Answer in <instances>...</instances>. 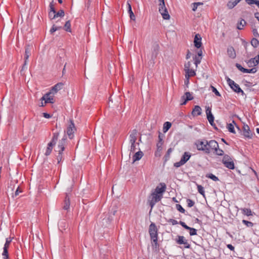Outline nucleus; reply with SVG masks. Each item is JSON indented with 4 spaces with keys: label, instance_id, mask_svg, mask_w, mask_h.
<instances>
[{
    "label": "nucleus",
    "instance_id": "7c9ffc66",
    "mask_svg": "<svg viewBox=\"0 0 259 259\" xmlns=\"http://www.w3.org/2000/svg\"><path fill=\"white\" fill-rule=\"evenodd\" d=\"M206 141L207 140L203 141V145L202 146L203 150H201V151H203L205 154H210V150L207 148L208 146L207 145H206Z\"/></svg>",
    "mask_w": 259,
    "mask_h": 259
},
{
    "label": "nucleus",
    "instance_id": "bb28decb",
    "mask_svg": "<svg viewBox=\"0 0 259 259\" xmlns=\"http://www.w3.org/2000/svg\"><path fill=\"white\" fill-rule=\"evenodd\" d=\"M65 15V13L63 10H60L58 12L56 13L53 15L52 19H55L57 17H63Z\"/></svg>",
    "mask_w": 259,
    "mask_h": 259
},
{
    "label": "nucleus",
    "instance_id": "f3484780",
    "mask_svg": "<svg viewBox=\"0 0 259 259\" xmlns=\"http://www.w3.org/2000/svg\"><path fill=\"white\" fill-rule=\"evenodd\" d=\"M67 145V137L64 135L59 141L57 148H61V151H64L65 146Z\"/></svg>",
    "mask_w": 259,
    "mask_h": 259
},
{
    "label": "nucleus",
    "instance_id": "6ab92c4d",
    "mask_svg": "<svg viewBox=\"0 0 259 259\" xmlns=\"http://www.w3.org/2000/svg\"><path fill=\"white\" fill-rule=\"evenodd\" d=\"M202 109L198 105H195L192 111V115L195 117L201 114Z\"/></svg>",
    "mask_w": 259,
    "mask_h": 259
},
{
    "label": "nucleus",
    "instance_id": "473e14b6",
    "mask_svg": "<svg viewBox=\"0 0 259 259\" xmlns=\"http://www.w3.org/2000/svg\"><path fill=\"white\" fill-rule=\"evenodd\" d=\"M227 128L228 131L233 134H235V131L234 129V124L233 123H228L227 125Z\"/></svg>",
    "mask_w": 259,
    "mask_h": 259
},
{
    "label": "nucleus",
    "instance_id": "5fc2aeb1",
    "mask_svg": "<svg viewBox=\"0 0 259 259\" xmlns=\"http://www.w3.org/2000/svg\"><path fill=\"white\" fill-rule=\"evenodd\" d=\"M257 70L255 68H252L250 69H246L245 73H254L256 72Z\"/></svg>",
    "mask_w": 259,
    "mask_h": 259
},
{
    "label": "nucleus",
    "instance_id": "a19ab883",
    "mask_svg": "<svg viewBox=\"0 0 259 259\" xmlns=\"http://www.w3.org/2000/svg\"><path fill=\"white\" fill-rule=\"evenodd\" d=\"M245 1L249 5L255 4L257 6L259 3V0H245Z\"/></svg>",
    "mask_w": 259,
    "mask_h": 259
},
{
    "label": "nucleus",
    "instance_id": "0e129e2a",
    "mask_svg": "<svg viewBox=\"0 0 259 259\" xmlns=\"http://www.w3.org/2000/svg\"><path fill=\"white\" fill-rule=\"evenodd\" d=\"M136 150V143L131 144L130 151L132 152H134Z\"/></svg>",
    "mask_w": 259,
    "mask_h": 259
},
{
    "label": "nucleus",
    "instance_id": "a211bd4d",
    "mask_svg": "<svg viewBox=\"0 0 259 259\" xmlns=\"http://www.w3.org/2000/svg\"><path fill=\"white\" fill-rule=\"evenodd\" d=\"M138 132L137 130H133L130 135V142L131 144L136 143L137 139Z\"/></svg>",
    "mask_w": 259,
    "mask_h": 259
},
{
    "label": "nucleus",
    "instance_id": "09e8293b",
    "mask_svg": "<svg viewBox=\"0 0 259 259\" xmlns=\"http://www.w3.org/2000/svg\"><path fill=\"white\" fill-rule=\"evenodd\" d=\"M242 223L248 227H251L253 226V224L249 221L243 220Z\"/></svg>",
    "mask_w": 259,
    "mask_h": 259
},
{
    "label": "nucleus",
    "instance_id": "58836bf2",
    "mask_svg": "<svg viewBox=\"0 0 259 259\" xmlns=\"http://www.w3.org/2000/svg\"><path fill=\"white\" fill-rule=\"evenodd\" d=\"M197 187L198 192L204 197L205 191L204 190V188L200 185H197Z\"/></svg>",
    "mask_w": 259,
    "mask_h": 259
},
{
    "label": "nucleus",
    "instance_id": "aec40b11",
    "mask_svg": "<svg viewBox=\"0 0 259 259\" xmlns=\"http://www.w3.org/2000/svg\"><path fill=\"white\" fill-rule=\"evenodd\" d=\"M63 86V83L62 82H59L55 84L54 87H52L51 90L50 92L52 94H56L58 91L60 90L62 87Z\"/></svg>",
    "mask_w": 259,
    "mask_h": 259
},
{
    "label": "nucleus",
    "instance_id": "6e6d98bb",
    "mask_svg": "<svg viewBox=\"0 0 259 259\" xmlns=\"http://www.w3.org/2000/svg\"><path fill=\"white\" fill-rule=\"evenodd\" d=\"M181 105H184L186 104L188 101L186 99L185 96H183L181 98Z\"/></svg>",
    "mask_w": 259,
    "mask_h": 259
},
{
    "label": "nucleus",
    "instance_id": "0eeeda50",
    "mask_svg": "<svg viewBox=\"0 0 259 259\" xmlns=\"http://www.w3.org/2000/svg\"><path fill=\"white\" fill-rule=\"evenodd\" d=\"M159 45L157 43H154L153 45L150 60L153 64L155 63V60L159 54Z\"/></svg>",
    "mask_w": 259,
    "mask_h": 259
},
{
    "label": "nucleus",
    "instance_id": "9b49d317",
    "mask_svg": "<svg viewBox=\"0 0 259 259\" xmlns=\"http://www.w3.org/2000/svg\"><path fill=\"white\" fill-rule=\"evenodd\" d=\"M206 145H207L208 149L210 150V153L212 151H214L219 148V144L218 142L213 140L209 141H206Z\"/></svg>",
    "mask_w": 259,
    "mask_h": 259
},
{
    "label": "nucleus",
    "instance_id": "c03bdc74",
    "mask_svg": "<svg viewBox=\"0 0 259 259\" xmlns=\"http://www.w3.org/2000/svg\"><path fill=\"white\" fill-rule=\"evenodd\" d=\"M193 59L194 60V63L197 66L198 64H200L201 62V60L202 59V57H197V56H195L193 57Z\"/></svg>",
    "mask_w": 259,
    "mask_h": 259
},
{
    "label": "nucleus",
    "instance_id": "774afa93",
    "mask_svg": "<svg viewBox=\"0 0 259 259\" xmlns=\"http://www.w3.org/2000/svg\"><path fill=\"white\" fill-rule=\"evenodd\" d=\"M42 114L43 116L46 118H50L52 116L51 114L48 113H43Z\"/></svg>",
    "mask_w": 259,
    "mask_h": 259
},
{
    "label": "nucleus",
    "instance_id": "13d9d810",
    "mask_svg": "<svg viewBox=\"0 0 259 259\" xmlns=\"http://www.w3.org/2000/svg\"><path fill=\"white\" fill-rule=\"evenodd\" d=\"M162 145H163V142H158V143L156 144V147H157V151H161L162 150Z\"/></svg>",
    "mask_w": 259,
    "mask_h": 259
},
{
    "label": "nucleus",
    "instance_id": "ddd939ff",
    "mask_svg": "<svg viewBox=\"0 0 259 259\" xmlns=\"http://www.w3.org/2000/svg\"><path fill=\"white\" fill-rule=\"evenodd\" d=\"M160 185L161 187L157 186L152 193L162 196V194L166 189V185L164 183H160Z\"/></svg>",
    "mask_w": 259,
    "mask_h": 259
},
{
    "label": "nucleus",
    "instance_id": "bf43d9fd",
    "mask_svg": "<svg viewBox=\"0 0 259 259\" xmlns=\"http://www.w3.org/2000/svg\"><path fill=\"white\" fill-rule=\"evenodd\" d=\"M184 164V163L180 160L179 162H175L174 165L176 167H179Z\"/></svg>",
    "mask_w": 259,
    "mask_h": 259
},
{
    "label": "nucleus",
    "instance_id": "052dcab7",
    "mask_svg": "<svg viewBox=\"0 0 259 259\" xmlns=\"http://www.w3.org/2000/svg\"><path fill=\"white\" fill-rule=\"evenodd\" d=\"M252 33L255 37H259V33L257 32V29L255 28H252Z\"/></svg>",
    "mask_w": 259,
    "mask_h": 259
},
{
    "label": "nucleus",
    "instance_id": "72a5a7b5",
    "mask_svg": "<svg viewBox=\"0 0 259 259\" xmlns=\"http://www.w3.org/2000/svg\"><path fill=\"white\" fill-rule=\"evenodd\" d=\"M195 145H196V147L198 150L201 151V150H203V148H202V146L203 145V141L197 140L195 142Z\"/></svg>",
    "mask_w": 259,
    "mask_h": 259
},
{
    "label": "nucleus",
    "instance_id": "338daca9",
    "mask_svg": "<svg viewBox=\"0 0 259 259\" xmlns=\"http://www.w3.org/2000/svg\"><path fill=\"white\" fill-rule=\"evenodd\" d=\"M227 247L228 249H229L231 251H234L235 248L234 247L230 244H227Z\"/></svg>",
    "mask_w": 259,
    "mask_h": 259
},
{
    "label": "nucleus",
    "instance_id": "603ef678",
    "mask_svg": "<svg viewBox=\"0 0 259 259\" xmlns=\"http://www.w3.org/2000/svg\"><path fill=\"white\" fill-rule=\"evenodd\" d=\"M235 66L241 72L245 73L246 68H243L240 64L236 63Z\"/></svg>",
    "mask_w": 259,
    "mask_h": 259
},
{
    "label": "nucleus",
    "instance_id": "c9c22d12",
    "mask_svg": "<svg viewBox=\"0 0 259 259\" xmlns=\"http://www.w3.org/2000/svg\"><path fill=\"white\" fill-rule=\"evenodd\" d=\"M206 177L207 178H209L214 181H218L219 180V178L216 177L215 175H213L211 173L208 174L206 175Z\"/></svg>",
    "mask_w": 259,
    "mask_h": 259
},
{
    "label": "nucleus",
    "instance_id": "dca6fc26",
    "mask_svg": "<svg viewBox=\"0 0 259 259\" xmlns=\"http://www.w3.org/2000/svg\"><path fill=\"white\" fill-rule=\"evenodd\" d=\"M201 35L197 33L196 34L194 37V44L195 47L197 49H200L202 47Z\"/></svg>",
    "mask_w": 259,
    "mask_h": 259
},
{
    "label": "nucleus",
    "instance_id": "1a4fd4ad",
    "mask_svg": "<svg viewBox=\"0 0 259 259\" xmlns=\"http://www.w3.org/2000/svg\"><path fill=\"white\" fill-rule=\"evenodd\" d=\"M176 243L178 244H184V247L186 248H190V244L188 243V241L185 239L183 236H178L177 238L176 239Z\"/></svg>",
    "mask_w": 259,
    "mask_h": 259
},
{
    "label": "nucleus",
    "instance_id": "6e6552de",
    "mask_svg": "<svg viewBox=\"0 0 259 259\" xmlns=\"http://www.w3.org/2000/svg\"><path fill=\"white\" fill-rule=\"evenodd\" d=\"M242 135L246 139H251L253 137V135L254 134L253 132H252L250 129L249 126L245 123H243L242 127Z\"/></svg>",
    "mask_w": 259,
    "mask_h": 259
},
{
    "label": "nucleus",
    "instance_id": "423d86ee",
    "mask_svg": "<svg viewBox=\"0 0 259 259\" xmlns=\"http://www.w3.org/2000/svg\"><path fill=\"white\" fill-rule=\"evenodd\" d=\"M224 166L230 169H234L235 165L232 158L228 155L225 154L222 159Z\"/></svg>",
    "mask_w": 259,
    "mask_h": 259
},
{
    "label": "nucleus",
    "instance_id": "8fccbe9b",
    "mask_svg": "<svg viewBox=\"0 0 259 259\" xmlns=\"http://www.w3.org/2000/svg\"><path fill=\"white\" fill-rule=\"evenodd\" d=\"M176 208L181 213H184L185 212V209L180 204H176Z\"/></svg>",
    "mask_w": 259,
    "mask_h": 259
},
{
    "label": "nucleus",
    "instance_id": "de8ad7c7",
    "mask_svg": "<svg viewBox=\"0 0 259 259\" xmlns=\"http://www.w3.org/2000/svg\"><path fill=\"white\" fill-rule=\"evenodd\" d=\"M50 12L53 13V15L56 13V11L55 9V5L53 1L50 4Z\"/></svg>",
    "mask_w": 259,
    "mask_h": 259
},
{
    "label": "nucleus",
    "instance_id": "2f4dec72",
    "mask_svg": "<svg viewBox=\"0 0 259 259\" xmlns=\"http://www.w3.org/2000/svg\"><path fill=\"white\" fill-rule=\"evenodd\" d=\"M171 123L170 122L166 121L164 123L163 127V131L164 133L166 132L171 127Z\"/></svg>",
    "mask_w": 259,
    "mask_h": 259
},
{
    "label": "nucleus",
    "instance_id": "9d476101",
    "mask_svg": "<svg viewBox=\"0 0 259 259\" xmlns=\"http://www.w3.org/2000/svg\"><path fill=\"white\" fill-rule=\"evenodd\" d=\"M31 54V51L30 49L29 45H26L25 47V55H24V64L23 65V66L22 67V69L21 71L24 70L25 68V66L27 65V60Z\"/></svg>",
    "mask_w": 259,
    "mask_h": 259
},
{
    "label": "nucleus",
    "instance_id": "4468645a",
    "mask_svg": "<svg viewBox=\"0 0 259 259\" xmlns=\"http://www.w3.org/2000/svg\"><path fill=\"white\" fill-rule=\"evenodd\" d=\"M75 130V127L73 121H71L70 124L69 125L67 128V134L68 135L69 138L70 139H72L73 137V133L74 131Z\"/></svg>",
    "mask_w": 259,
    "mask_h": 259
},
{
    "label": "nucleus",
    "instance_id": "ea45409f",
    "mask_svg": "<svg viewBox=\"0 0 259 259\" xmlns=\"http://www.w3.org/2000/svg\"><path fill=\"white\" fill-rule=\"evenodd\" d=\"M12 239H13V238H12V237H9V238H6V242L4 244V247L9 248L10 243H11V242L12 241Z\"/></svg>",
    "mask_w": 259,
    "mask_h": 259
},
{
    "label": "nucleus",
    "instance_id": "49530a36",
    "mask_svg": "<svg viewBox=\"0 0 259 259\" xmlns=\"http://www.w3.org/2000/svg\"><path fill=\"white\" fill-rule=\"evenodd\" d=\"M57 163L60 164V162L64 160L63 154H58L56 155Z\"/></svg>",
    "mask_w": 259,
    "mask_h": 259
},
{
    "label": "nucleus",
    "instance_id": "f257e3e1",
    "mask_svg": "<svg viewBox=\"0 0 259 259\" xmlns=\"http://www.w3.org/2000/svg\"><path fill=\"white\" fill-rule=\"evenodd\" d=\"M149 233L152 251L157 253L159 252L160 244L158 242V229L154 223H152L149 226Z\"/></svg>",
    "mask_w": 259,
    "mask_h": 259
},
{
    "label": "nucleus",
    "instance_id": "79ce46f5",
    "mask_svg": "<svg viewBox=\"0 0 259 259\" xmlns=\"http://www.w3.org/2000/svg\"><path fill=\"white\" fill-rule=\"evenodd\" d=\"M62 26H56L55 25H53L52 27L50 30V32L51 34H53L56 31L62 29Z\"/></svg>",
    "mask_w": 259,
    "mask_h": 259
},
{
    "label": "nucleus",
    "instance_id": "4be33fe9",
    "mask_svg": "<svg viewBox=\"0 0 259 259\" xmlns=\"http://www.w3.org/2000/svg\"><path fill=\"white\" fill-rule=\"evenodd\" d=\"M70 203L68 195L66 194L64 201V205L63 206V209L68 210L70 208Z\"/></svg>",
    "mask_w": 259,
    "mask_h": 259
},
{
    "label": "nucleus",
    "instance_id": "4c0bfd02",
    "mask_svg": "<svg viewBox=\"0 0 259 259\" xmlns=\"http://www.w3.org/2000/svg\"><path fill=\"white\" fill-rule=\"evenodd\" d=\"M249 63H253L255 65H256L259 63V58H258V55L256 56L255 58H251L249 61Z\"/></svg>",
    "mask_w": 259,
    "mask_h": 259
},
{
    "label": "nucleus",
    "instance_id": "7ed1b4c3",
    "mask_svg": "<svg viewBox=\"0 0 259 259\" xmlns=\"http://www.w3.org/2000/svg\"><path fill=\"white\" fill-rule=\"evenodd\" d=\"M162 198V196H160V195H158L152 192L150 195L148 196V203L151 207L150 211L152 210L155 204L160 201Z\"/></svg>",
    "mask_w": 259,
    "mask_h": 259
},
{
    "label": "nucleus",
    "instance_id": "b1692460",
    "mask_svg": "<svg viewBox=\"0 0 259 259\" xmlns=\"http://www.w3.org/2000/svg\"><path fill=\"white\" fill-rule=\"evenodd\" d=\"M143 152L139 151L136 152L133 156V163H134L136 161L140 160L143 156Z\"/></svg>",
    "mask_w": 259,
    "mask_h": 259
},
{
    "label": "nucleus",
    "instance_id": "f8f14e48",
    "mask_svg": "<svg viewBox=\"0 0 259 259\" xmlns=\"http://www.w3.org/2000/svg\"><path fill=\"white\" fill-rule=\"evenodd\" d=\"M179 224L181 225L186 230L189 231V234L190 236L196 235L197 234V231L196 229L188 226L185 222L180 221Z\"/></svg>",
    "mask_w": 259,
    "mask_h": 259
},
{
    "label": "nucleus",
    "instance_id": "e2e57ef3",
    "mask_svg": "<svg viewBox=\"0 0 259 259\" xmlns=\"http://www.w3.org/2000/svg\"><path fill=\"white\" fill-rule=\"evenodd\" d=\"M8 249H9L8 248H5V247L3 248V252L2 253L3 256L9 255Z\"/></svg>",
    "mask_w": 259,
    "mask_h": 259
},
{
    "label": "nucleus",
    "instance_id": "5701e85b",
    "mask_svg": "<svg viewBox=\"0 0 259 259\" xmlns=\"http://www.w3.org/2000/svg\"><path fill=\"white\" fill-rule=\"evenodd\" d=\"M191 154L189 152H185L181 157V160L185 164L190 158Z\"/></svg>",
    "mask_w": 259,
    "mask_h": 259
},
{
    "label": "nucleus",
    "instance_id": "e433bc0d",
    "mask_svg": "<svg viewBox=\"0 0 259 259\" xmlns=\"http://www.w3.org/2000/svg\"><path fill=\"white\" fill-rule=\"evenodd\" d=\"M251 44L254 48H256L259 45V40L256 38H253L251 40Z\"/></svg>",
    "mask_w": 259,
    "mask_h": 259
},
{
    "label": "nucleus",
    "instance_id": "4d7b16f0",
    "mask_svg": "<svg viewBox=\"0 0 259 259\" xmlns=\"http://www.w3.org/2000/svg\"><path fill=\"white\" fill-rule=\"evenodd\" d=\"M21 192H22V190L21 189L20 187H18L13 197H17L19 194V193Z\"/></svg>",
    "mask_w": 259,
    "mask_h": 259
},
{
    "label": "nucleus",
    "instance_id": "a18cd8bd",
    "mask_svg": "<svg viewBox=\"0 0 259 259\" xmlns=\"http://www.w3.org/2000/svg\"><path fill=\"white\" fill-rule=\"evenodd\" d=\"M214 153L219 156H222L224 155V151L223 150L219 149V147L217 148L216 150H214Z\"/></svg>",
    "mask_w": 259,
    "mask_h": 259
},
{
    "label": "nucleus",
    "instance_id": "3c124183",
    "mask_svg": "<svg viewBox=\"0 0 259 259\" xmlns=\"http://www.w3.org/2000/svg\"><path fill=\"white\" fill-rule=\"evenodd\" d=\"M187 206L189 207H191L193 206L195 204L194 202L190 199H187Z\"/></svg>",
    "mask_w": 259,
    "mask_h": 259
},
{
    "label": "nucleus",
    "instance_id": "c85d7f7f",
    "mask_svg": "<svg viewBox=\"0 0 259 259\" xmlns=\"http://www.w3.org/2000/svg\"><path fill=\"white\" fill-rule=\"evenodd\" d=\"M246 24V22L244 19H241L240 21L237 23V28L239 30H242Z\"/></svg>",
    "mask_w": 259,
    "mask_h": 259
},
{
    "label": "nucleus",
    "instance_id": "69168bd1",
    "mask_svg": "<svg viewBox=\"0 0 259 259\" xmlns=\"http://www.w3.org/2000/svg\"><path fill=\"white\" fill-rule=\"evenodd\" d=\"M158 140L159 142H163V135L160 132H159Z\"/></svg>",
    "mask_w": 259,
    "mask_h": 259
},
{
    "label": "nucleus",
    "instance_id": "2eb2a0df",
    "mask_svg": "<svg viewBox=\"0 0 259 259\" xmlns=\"http://www.w3.org/2000/svg\"><path fill=\"white\" fill-rule=\"evenodd\" d=\"M52 94L51 92L45 94L40 99L41 101H45V104L47 103H54V100L52 96H50Z\"/></svg>",
    "mask_w": 259,
    "mask_h": 259
},
{
    "label": "nucleus",
    "instance_id": "c756f323",
    "mask_svg": "<svg viewBox=\"0 0 259 259\" xmlns=\"http://www.w3.org/2000/svg\"><path fill=\"white\" fill-rule=\"evenodd\" d=\"M128 5V12L130 14V18L131 20H135V16L132 10V6L129 3H127Z\"/></svg>",
    "mask_w": 259,
    "mask_h": 259
},
{
    "label": "nucleus",
    "instance_id": "393cba45",
    "mask_svg": "<svg viewBox=\"0 0 259 259\" xmlns=\"http://www.w3.org/2000/svg\"><path fill=\"white\" fill-rule=\"evenodd\" d=\"M227 54L228 56L231 58L234 59L236 57V53L233 47L228 48Z\"/></svg>",
    "mask_w": 259,
    "mask_h": 259
},
{
    "label": "nucleus",
    "instance_id": "cd10ccee",
    "mask_svg": "<svg viewBox=\"0 0 259 259\" xmlns=\"http://www.w3.org/2000/svg\"><path fill=\"white\" fill-rule=\"evenodd\" d=\"M63 29L67 32H71V22L70 20H68L66 22Z\"/></svg>",
    "mask_w": 259,
    "mask_h": 259
},
{
    "label": "nucleus",
    "instance_id": "39448f33",
    "mask_svg": "<svg viewBox=\"0 0 259 259\" xmlns=\"http://www.w3.org/2000/svg\"><path fill=\"white\" fill-rule=\"evenodd\" d=\"M226 80L230 88L237 93H241L242 95H245L243 91L240 88L239 85L235 83L233 80L229 77H226Z\"/></svg>",
    "mask_w": 259,
    "mask_h": 259
},
{
    "label": "nucleus",
    "instance_id": "20e7f679",
    "mask_svg": "<svg viewBox=\"0 0 259 259\" xmlns=\"http://www.w3.org/2000/svg\"><path fill=\"white\" fill-rule=\"evenodd\" d=\"M159 2V12L161 14L162 18L165 20H168L170 16L168 13L167 10L165 7L164 0H158Z\"/></svg>",
    "mask_w": 259,
    "mask_h": 259
},
{
    "label": "nucleus",
    "instance_id": "412c9836",
    "mask_svg": "<svg viewBox=\"0 0 259 259\" xmlns=\"http://www.w3.org/2000/svg\"><path fill=\"white\" fill-rule=\"evenodd\" d=\"M206 113L207 115V118L210 124H212L213 123V120H214V116L211 112V109L209 107H208L206 110Z\"/></svg>",
    "mask_w": 259,
    "mask_h": 259
},
{
    "label": "nucleus",
    "instance_id": "f704fd0d",
    "mask_svg": "<svg viewBox=\"0 0 259 259\" xmlns=\"http://www.w3.org/2000/svg\"><path fill=\"white\" fill-rule=\"evenodd\" d=\"M188 74V76L186 75V77L189 78L190 77L194 76L196 75V73L194 70L192 69H188L186 70Z\"/></svg>",
    "mask_w": 259,
    "mask_h": 259
},
{
    "label": "nucleus",
    "instance_id": "a878e982",
    "mask_svg": "<svg viewBox=\"0 0 259 259\" xmlns=\"http://www.w3.org/2000/svg\"><path fill=\"white\" fill-rule=\"evenodd\" d=\"M242 213L244 215H246L247 216L253 215V212H252L250 208H244L241 209Z\"/></svg>",
    "mask_w": 259,
    "mask_h": 259
},
{
    "label": "nucleus",
    "instance_id": "37998d69",
    "mask_svg": "<svg viewBox=\"0 0 259 259\" xmlns=\"http://www.w3.org/2000/svg\"><path fill=\"white\" fill-rule=\"evenodd\" d=\"M184 96H185L186 99L188 101L193 99V97L190 92H186Z\"/></svg>",
    "mask_w": 259,
    "mask_h": 259
},
{
    "label": "nucleus",
    "instance_id": "680f3d73",
    "mask_svg": "<svg viewBox=\"0 0 259 259\" xmlns=\"http://www.w3.org/2000/svg\"><path fill=\"white\" fill-rule=\"evenodd\" d=\"M167 221L168 223H171L172 225H175L178 224H179V222H178L177 221L172 219H170L168 220Z\"/></svg>",
    "mask_w": 259,
    "mask_h": 259
},
{
    "label": "nucleus",
    "instance_id": "f03ea898",
    "mask_svg": "<svg viewBox=\"0 0 259 259\" xmlns=\"http://www.w3.org/2000/svg\"><path fill=\"white\" fill-rule=\"evenodd\" d=\"M59 133L58 132L54 133L53 134V137L50 142L48 144V146L46 150L45 155L47 156L50 155L52 153V150L56 144L58 140Z\"/></svg>",
    "mask_w": 259,
    "mask_h": 259
},
{
    "label": "nucleus",
    "instance_id": "864d4df0",
    "mask_svg": "<svg viewBox=\"0 0 259 259\" xmlns=\"http://www.w3.org/2000/svg\"><path fill=\"white\" fill-rule=\"evenodd\" d=\"M210 87L211 88L212 92L214 93L216 96H219V97L221 96L220 93H219V92L217 90V89L215 87H214L212 85H211Z\"/></svg>",
    "mask_w": 259,
    "mask_h": 259
}]
</instances>
